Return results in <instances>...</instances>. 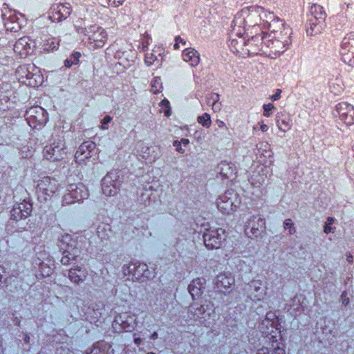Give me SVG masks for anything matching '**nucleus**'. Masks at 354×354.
<instances>
[{
	"mask_svg": "<svg viewBox=\"0 0 354 354\" xmlns=\"http://www.w3.org/2000/svg\"><path fill=\"white\" fill-rule=\"evenodd\" d=\"M274 19V13L259 6L245 7L238 12L232 22L233 35L246 34L250 31L262 32L268 21Z\"/></svg>",
	"mask_w": 354,
	"mask_h": 354,
	"instance_id": "f257e3e1",
	"label": "nucleus"
},
{
	"mask_svg": "<svg viewBox=\"0 0 354 354\" xmlns=\"http://www.w3.org/2000/svg\"><path fill=\"white\" fill-rule=\"evenodd\" d=\"M266 28L269 30L265 34L269 55L277 56L284 53L292 44V28L274 15V19L268 21Z\"/></svg>",
	"mask_w": 354,
	"mask_h": 354,
	"instance_id": "f03ea898",
	"label": "nucleus"
},
{
	"mask_svg": "<svg viewBox=\"0 0 354 354\" xmlns=\"http://www.w3.org/2000/svg\"><path fill=\"white\" fill-rule=\"evenodd\" d=\"M77 31L84 36V41L92 49L103 48L108 40L107 31L97 24L81 28Z\"/></svg>",
	"mask_w": 354,
	"mask_h": 354,
	"instance_id": "7ed1b4c3",
	"label": "nucleus"
},
{
	"mask_svg": "<svg viewBox=\"0 0 354 354\" xmlns=\"http://www.w3.org/2000/svg\"><path fill=\"white\" fill-rule=\"evenodd\" d=\"M188 317L190 319L208 326L214 322L215 309L211 301L198 306L197 304H192L188 310Z\"/></svg>",
	"mask_w": 354,
	"mask_h": 354,
	"instance_id": "20e7f679",
	"label": "nucleus"
},
{
	"mask_svg": "<svg viewBox=\"0 0 354 354\" xmlns=\"http://www.w3.org/2000/svg\"><path fill=\"white\" fill-rule=\"evenodd\" d=\"M248 37L245 40V49L246 57L256 55L259 54H268L269 49L266 44L265 33L263 31L254 32L250 31L249 35H246Z\"/></svg>",
	"mask_w": 354,
	"mask_h": 354,
	"instance_id": "39448f33",
	"label": "nucleus"
},
{
	"mask_svg": "<svg viewBox=\"0 0 354 354\" xmlns=\"http://www.w3.org/2000/svg\"><path fill=\"white\" fill-rule=\"evenodd\" d=\"M67 147L64 138L53 139L43 149L44 157L50 162H59L67 156Z\"/></svg>",
	"mask_w": 354,
	"mask_h": 354,
	"instance_id": "423d86ee",
	"label": "nucleus"
},
{
	"mask_svg": "<svg viewBox=\"0 0 354 354\" xmlns=\"http://www.w3.org/2000/svg\"><path fill=\"white\" fill-rule=\"evenodd\" d=\"M59 189L60 184L55 178L44 176L38 180L37 192L39 197H43L45 201L56 196Z\"/></svg>",
	"mask_w": 354,
	"mask_h": 354,
	"instance_id": "0eeeda50",
	"label": "nucleus"
},
{
	"mask_svg": "<svg viewBox=\"0 0 354 354\" xmlns=\"http://www.w3.org/2000/svg\"><path fill=\"white\" fill-rule=\"evenodd\" d=\"M240 203L237 194L232 189L227 190L216 200L218 209L221 212L226 214L235 212Z\"/></svg>",
	"mask_w": 354,
	"mask_h": 354,
	"instance_id": "6e6552de",
	"label": "nucleus"
},
{
	"mask_svg": "<svg viewBox=\"0 0 354 354\" xmlns=\"http://www.w3.org/2000/svg\"><path fill=\"white\" fill-rule=\"evenodd\" d=\"M25 117L32 129H41L48 121V113L40 106H33L28 109Z\"/></svg>",
	"mask_w": 354,
	"mask_h": 354,
	"instance_id": "1a4fd4ad",
	"label": "nucleus"
},
{
	"mask_svg": "<svg viewBox=\"0 0 354 354\" xmlns=\"http://www.w3.org/2000/svg\"><path fill=\"white\" fill-rule=\"evenodd\" d=\"M225 230L222 228L209 227L203 234L204 243L209 250L218 249L226 239Z\"/></svg>",
	"mask_w": 354,
	"mask_h": 354,
	"instance_id": "9d476101",
	"label": "nucleus"
},
{
	"mask_svg": "<svg viewBox=\"0 0 354 354\" xmlns=\"http://www.w3.org/2000/svg\"><path fill=\"white\" fill-rule=\"evenodd\" d=\"M339 53L342 61L347 65L354 66V32L348 33L342 40Z\"/></svg>",
	"mask_w": 354,
	"mask_h": 354,
	"instance_id": "9b49d317",
	"label": "nucleus"
},
{
	"mask_svg": "<svg viewBox=\"0 0 354 354\" xmlns=\"http://www.w3.org/2000/svg\"><path fill=\"white\" fill-rule=\"evenodd\" d=\"M245 233L250 238L260 236L266 230V221L260 215H254L245 223Z\"/></svg>",
	"mask_w": 354,
	"mask_h": 354,
	"instance_id": "f8f14e48",
	"label": "nucleus"
},
{
	"mask_svg": "<svg viewBox=\"0 0 354 354\" xmlns=\"http://www.w3.org/2000/svg\"><path fill=\"white\" fill-rule=\"evenodd\" d=\"M32 211V205L24 199L22 202H16L10 210V219L16 222L28 218Z\"/></svg>",
	"mask_w": 354,
	"mask_h": 354,
	"instance_id": "ddd939ff",
	"label": "nucleus"
},
{
	"mask_svg": "<svg viewBox=\"0 0 354 354\" xmlns=\"http://www.w3.org/2000/svg\"><path fill=\"white\" fill-rule=\"evenodd\" d=\"M333 115L346 125L354 124V106L346 102L337 104Z\"/></svg>",
	"mask_w": 354,
	"mask_h": 354,
	"instance_id": "4468645a",
	"label": "nucleus"
},
{
	"mask_svg": "<svg viewBox=\"0 0 354 354\" xmlns=\"http://www.w3.org/2000/svg\"><path fill=\"white\" fill-rule=\"evenodd\" d=\"M72 12V7L69 3H53L48 12V18L53 22H59L67 19Z\"/></svg>",
	"mask_w": 354,
	"mask_h": 354,
	"instance_id": "2eb2a0df",
	"label": "nucleus"
},
{
	"mask_svg": "<svg viewBox=\"0 0 354 354\" xmlns=\"http://www.w3.org/2000/svg\"><path fill=\"white\" fill-rule=\"evenodd\" d=\"M120 181L114 172L108 173L102 180V190L106 196H115L120 189Z\"/></svg>",
	"mask_w": 354,
	"mask_h": 354,
	"instance_id": "dca6fc26",
	"label": "nucleus"
},
{
	"mask_svg": "<svg viewBox=\"0 0 354 354\" xmlns=\"http://www.w3.org/2000/svg\"><path fill=\"white\" fill-rule=\"evenodd\" d=\"M36 47L35 41L29 37L19 38L14 45V51L21 58H25L31 55Z\"/></svg>",
	"mask_w": 354,
	"mask_h": 354,
	"instance_id": "f3484780",
	"label": "nucleus"
},
{
	"mask_svg": "<svg viewBox=\"0 0 354 354\" xmlns=\"http://www.w3.org/2000/svg\"><path fill=\"white\" fill-rule=\"evenodd\" d=\"M250 298L253 301H263L267 295V287L259 279H253L248 284Z\"/></svg>",
	"mask_w": 354,
	"mask_h": 354,
	"instance_id": "a211bd4d",
	"label": "nucleus"
},
{
	"mask_svg": "<svg viewBox=\"0 0 354 354\" xmlns=\"http://www.w3.org/2000/svg\"><path fill=\"white\" fill-rule=\"evenodd\" d=\"M245 34L239 35H233L232 28L230 30V39L229 40V47L230 50L237 55L243 57H246L245 49V38L243 37Z\"/></svg>",
	"mask_w": 354,
	"mask_h": 354,
	"instance_id": "6ab92c4d",
	"label": "nucleus"
},
{
	"mask_svg": "<svg viewBox=\"0 0 354 354\" xmlns=\"http://www.w3.org/2000/svg\"><path fill=\"white\" fill-rule=\"evenodd\" d=\"M68 194L64 196V200L67 201L68 198H72L73 201H81L88 196V189L82 183L71 184L68 188Z\"/></svg>",
	"mask_w": 354,
	"mask_h": 354,
	"instance_id": "aec40b11",
	"label": "nucleus"
},
{
	"mask_svg": "<svg viewBox=\"0 0 354 354\" xmlns=\"http://www.w3.org/2000/svg\"><path fill=\"white\" fill-rule=\"evenodd\" d=\"M136 152L143 159L153 162L157 160L160 156L152 146L147 145L143 141H138L136 145Z\"/></svg>",
	"mask_w": 354,
	"mask_h": 354,
	"instance_id": "412c9836",
	"label": "nucleus"
},
{
	"mask_svg": "<svg viewBox=\"0 0 354 354\" xmlns=\"http://www.w3.org/2000/svg\"><path fill=\"white\" fill-rule=\"evenodd\" d=\"M95 148V144L92 141H86L82 143L75 155L76 162L81 163L85 160L90 158L92 156V151Z\"/></svg>",
	"mask_w": 354,
	"mask_h": 354,
	"instance_id": "4be33fe9",
	"label": "nucleus"
},
{
	"mask_svg": "<svg viewBox=\"0 0 354 354\" xmlns=\"http://www.w3.org/2000/svg\"><path fill=\"white\" fill-rule=\"evenodd\" d=\"M205 279H194L188 286L189 292L194 300L198 299L204 292L205 288Z\"/></svg>",
	"mask_w": 354,
	"mask_h": 354,
	"instance_id": "5701e85b",
	"label": "nucleus"
},
{
	"mask_svg": "<svg viewBox=\"0 0 354 354\" xmlns=\"http://www.w3.org/2000/svg\"><path fill=\"white\" fill-rule=\"evenodd\" d=\"M182 57L183 60L192 67L197 66L201 61L198 51L191 47L187 48L183 51Z\"/></svg>",
	"mask_w": 354,
	"mask_h": 354,
	"instance_id": "b1692460",
	"label": "nucleus"
},
{
	"mask_svg": "<svg viewBox=\"0 0 354 354\" xmlns=\"http://www.w3.org/2000/svg\"><path fill=\"white\" fill-rule=\"evenodd\" d=\"M276 124L279 131L285 133L292 127L290 116L285 112H279L276 115Z\"/></svg>",
	"mask_w": 354,
	"mask_h": 354,
	"instance_id": "393cba45",
	"label": "nucleus"
},
{
	"mask_svg": "<svg viewBox=\"0 0 354 354\" xmlns=\"http://www.w3.org/2000/svg\"><path fill=\"white\" fill-rule=\"evenodd\" d=\"M220 175L223 178H232L235 177L236 169L234 165L227 161H222L218 165Z\"/></svg>",
	"mask_w": 354,
	"mask_h": 354,
	"instance_id": "a878e982",
	"label": "nucleus"
},
{
	"mask_svg": "<svg viewBox=\"0 0 354 354\" xmlns=\"http://www.w3.org/2000/svg\"><path fill=\"white\" fill-rule=\"evenodd\" d=\"M88 272L80 266L72 268L68 271V278L75 284H80L87 277Z\"/></svg>",
	"mask_w": 354,
	"mask_h": 354,
	"instance_id": "bb28decb",
	"label": "nucleus"
},
{
	"mask_svg": "<svg viewBox=\"0 0 354 354\" xmlns=\"http://www.w3.org/2000/svg\"><path fill=\"white\" fill-rule=\"evenodd\" d=\"M162 49L160 47L153 49L152 52L147 53L145 55V63L147 66L155 65L159 66L162 64V57L160 58L162 54Z\"/></svg>",
	"mask_w": 354,
	"mask_h": 354,
	"instance_id": "cd10ccee",
	"label": "nucleus"
},
{
	"mask_svg": "<svg viewBox=\"0 0 354 354\" xmlns=\"http://www.w3.org/2000/svg\"><path fill=\"white\" fill-rule=\"evenodd\" d=\"M262 325L266 326L268 332H274V330L281 332L279 326V318L274 313L269 312L262 322Z\"/></svg>",
	"mask_w": 354,
	"mask_h": 354,
	"instance_id": "c85d7f7f",
	"label": "nucleus"
},
{
	"mask_svg": "<svg viewBox=\"0 0 354 354\" xmlns=\"http://www.w3.org/2000/svg\"><path fill=\"white\" fill-rule=\"evenodd\" d=\"M324 23L317 19L310 18L306 25L307 35L314 36L322 32L324 28Z\"/></svg>",
	"mask_w": 354,
	"mask_h": 354,
	"instance_id": "c756f323",
	"label": "nucleus"
},
{
	"mask_svg": "<svg viewBox=\"0 0 354 354\" xmlns=\"http://www.w3.org/2000/svg\"><path fill=\"white\" fill-rule=\"evenodd\" d=\"M234 283V279L225 273H221L216 277V285L218 288L227 290Z\"/></svg>",
	"mask_w": 354,
	"mask_h": 354,
	"instance_id": "7c9ffc66",
	"label": "nucleus"
},
{
	"mask_svg": "<svg viewBox=\"0 0 354 354\" xmlns=\"http://www.w3.org/2000/svg\"><path fill=\"white\" fill-rule=\"evenodd\" d=\"M329 88L332 93L336 95H340L344 89L343 78L340 74L332 78L329 82Z\"/></svg>",
	"mask_w": 354,
	"mask_h": 354,
	"instance_id": "2f4dec72",
	"label": "nucleus"
},
{
	"mask_svg": "<svg viewBox=\"0 0 354 354\" xmlns=\"http://www.w3.org/2000/svg\"><path fill=\"white\" fill-rule=\"evenodd\" d=\"M4 26L8 31L13 32H18L21 29L18 18L15 14H11L8 18L4 19Z\"/></svg>",
	"mask_w": 354,
	"mask_h": 354,
	"instance_id": "473e14b6",
	"label": "nucleus"
},
{
	"mask_svg": "<svg viewBox=\"0 0 354 354\" xmlns=\"http://www.w3.org/2000/svg\"><path fill=\"white\" fill-rule=\"evenodd\" d=\"M310 12L312 16L310 17L311 19H317L320 22H324L326 14L322 6L317 3L312 5L310 9Z\"/></svg>",
	"mask_w": 354,
	"mask_h": 354,
	"instance_id": "72a5a7b5",
	"label": "nucleus"
},
{
	"mask_svg": "<svg viewBox=\"0 0 354 354\" xmlns=\"http://www.w3.org/2000/svg\"><path fill=\"white\" fill-rule=\"evenodd\" d=\"M59 39L57 37H50L44 40V50L46 51H54L57 50L59 46Z\"/></svg>",
	"mask_w": 354,
	"mask_h": 354,
	"instance_id": "f704fd0d",
	"label": "nucleus"
},
{
	"mask_svg": "<svg viewBox=\"0 0 354 354\" xmlns=\"http://www.w3.org/2000/svg\"><path fill=\"white\" fill-rule=\"evenodd\" d=\"M81 56L82 55L80 52L73 53L70 57L67 58L64 61V66L66 68H71L73 65H77Z\"/></svg>",
	"mask_w": 354,
	"mask_h": 354,
	"instance_id": "c9c22d12",
	"label": "nucleus"
},
{
	"mask_svg": "<svg viewBox=\"0 0 354 354\" xmlns=\"http://www.w3.org/2000/svg\"><path fill=\"white\" fill-rule=\"evenodd\" d=\"M197 122L203 127L209 128L212 124L211 116L209 113H205L197 118Z\"/></svg>",
	"mask_w": 354,
	"mask_h": 354,
	"instance_id": "e433bc0d",
	"label": "nucleus"
},
{
	"mask_svg": "<svg viewBox=\"0 0 354 354\" xmlns=\"http://www.w3.org/2000/svg\"><path fill=\"white\" fill-rule=\"evenodd\" d=\"M30 65H22L17 68V73L18 74L21 73V77H26L27 79L32 78V73L29 72V69L32 68Z\"/></svg>",
	"mask_w": 354,
	"mask_h": 354,
	"instance_id": "4c0bfd02",
	"label": "nucleus"
},
{
	"mask_svg": "<svg viewBox=\"0 0 354 354\" xmlns=\"http://www.w3.org/2000/svg\"><path fill=\"white\" fill-rule=\"evenodd\" d=\"M162 88L161 78L160 77H155L151 82V92L157 94L161 92Z\"/></svg>",
	"mask_w": 354,
	"mask_h": 354,
	"instance_id": "58836bf2",
	"label": "nucleus"
},
{
	"mask_svg": "<svg viewBox=\"0 0 354 354\" xmlns=\"http://www.w3.org/2000/svg\"><path fill=\"white\" fill-rule=\"evenodd\" d=\"M263 116L269 118L272 115L273 111L275 110V107L272 103L264 104L263 105Z\"/></svg>",
	"mask_w": 354,
	"mask_h": 354,
	"instance_id": "ea45409f",
	"label": "nucleus"
},
{
	"mask_svg": "<svg viewBox=\"0 0 354 354\" xmlns=\"http://www.w3.org/2000/svg\"><path fill=\"white\" fill-rule=\"evenodd\" d=\"M160 106L162 107V111L164 112L165 116L169 117L171 115V111L169 100L167 99L162 100L160 102Z\"/></svg>",
	"mask_w": 354,
	"mask_h": 354,
	"instance_id": "a19ab883",
	"label": "nucleus"
},
{
	"mask_svg": "<svg viewBox=\"0 0 354 354\" xmlns=\"http://www.w3.org/2000/svg\"><path fill=\"white\" fill-rule=\"evenodd\" d=\"M284 229L289 230L290 234H294L296 232L295 227L294 226V223H292L290 218H287L283 222Z\"/></svg>",
	"mask_w": 354,
	"mask_h": 354,
	"instance_id": "79ce46f5",
	"label": "nucleus"
},
{
	"mask_svg": "<svg viewBox=\"0 0 354 354\" xmlns=\"http://www.w3.org/2000/svg\"><path fill=\"white\" fill-rule=\"evenodd\" d=\"M210 100H212V109L214 111L219 110L220 106L216 105V102L219 100V95L217 93L211 94L210 97L208 99V102H207L208 104H210Z\"/></svg>",
	"mask_w": 354,
	"mask_h": 354,
	"instance_id": "37998d69",
	"label": "nucleus"
},
{
	"mask_svg": "<svg viewBox=\"0 0 354 354\" xmlns=\"http://www.w3.org/2000/svg\"><path fill=\"white\" fill-rule=\"evenodd\" d=\"M71 256V254L68 251L65 250L64 252V255H63V257L61 259V263L63 265H68V264H69L71 260L73 258Z\"/></svg>",
	"mask_w": 354,
	"mask_h": 354,
	"instance_id": "c03bdc74",
	"label": "nucleus"
},
{
	"mask_svg": "<svg viewBox=\"0 0 354 354\" xmlns=\"http://www.w3.org/2000/svg\"><path fill=\"white\" fill-rule=\"evenodd\" d=\"M113 118L110 115H106L101 121L100 128L102 130H106L108 129L106 124L112 121Z\"/></svg>",
	"mask_w": 354,
	"mask_h": 354,
	"instance_id": "a18cd8bd",
	"label": "nucleus"
},
{
	"mask_svg": "<svg viewBox=\"0 0 354 354\" xmlns=\"http://www.w3.org/2000/svg\"><path fill=\"white\" fill-rule=\"evenodd\" d=\"M341 299H342V303L344 306H347L349 302H350V299L349 298L347 297V292L346 291H344L342 293V295H341Z\"/></svg>",
	"mask_w": 354,
	"mask_h": 354,
	"instance_id": "49530a36",
	"label": "nucleus"
},
{
	"mask_svg": "<svg viewBox=\"0 0 354 354\" xmlns=\"http://www.w3.org/2000/svg\"><path fill=\"white\" fill-rule=\"evenodd\" d=\"M173 145L176 148V151L180 153H185V150L181 147V142L178 140H175Z\"/></svg>",
	"mask_w": 354,
	"mask_h": 354,
	"instance_id": "de8ad7c7",
	"label": "nucleus"
},
{
	"mask_svg": "<svg viewBox=\"0 0 354 354\" xmlns=\"http://www.w3.org/2000/svg\"><path fill=\"white\" fill-rule=\"evenodd\" d=\"M282 91L279 88H277L275 91V93L270 96V99L272 101L278 100L281 97Z\"/></svg>",
	"mask_w": 354,
	"mask_h": 354,
	"instance_id": "09e8293b",
	"label": "nucleus"
},
{
	"mask_svg": "<svg viewBox=\"0 0 354 354\" xmlns=\"http://www.w3.org/2000/svg\"><path fill=\"white\" fill-rule=\"evenodd\" d=\"M335 227H332L331 225H324V232L326 234L330 233H334Z\"/></svg>",
	"mask_w": 354,
	"mask_h": 354,
	"instance_id": "8fccbe9b",
	"label": "nucleus"
},
{
	"mask_svg": "<svg viewBox=\"0 0 354 354\" xmlns=\"http://www.w3.org/2000/svg\"><path fill=\"white\" fill-rule=\"evenodd\" d=\"M258 124L259 125V129L262 132L265 133L268 131V129H269L268 126L267 124H264L263 121L259 122Z\"/></svg>",
	"mask_w": 354,
	"mask_h": 354,
	"instance_id": "3c124183",
	"label": "nucleus"
},
{
	"mask_svg": "<svg viewBox=\"0 0 354 354\" xmlns=\"http://www.w3.org/2000/svg\"><path fill=\"white\" fill-rule=\"evenodd\" d=\"M270 354H286L285 350L279 346L275 348L274 351Z\"/></svg>",
	"mask_w": 354,
	"mask_h": 354,
	"instance_id": "603ef678",
	"label": "nucleus"
},
{
	"mask_svg": "<svg viewBox=\"0 0 354 354\" xmlns=\"http://www.w3.org/2000/svg\"><path fill=\"white\" fill-rule=\"evenodd\" d=\"M109 1H113V5L114 7H119L123 4L125 0H109Z\"/></svg>",
	"mask_w": 354,
	"mask_h": 354,
	"instance_id": "864d4df0",
	"label": "nucleus"
},
{
	"mask_svg": "<svg viewBox=\"0 0 354 354\" xmlns=\"http://www.w3.org/2000/svg\"><path fill=\"white\" fill-rule=\"evenodd\" d=\"M216 123L217 126L219 128H225V129H227L225 123L223 121H222L221 120H217L216 121Z\"/></svg>",
	"mask_w": 354,
	"mask_h": 354,
	"instance_id": "5fc2aeb1",
	"label": "nucleus"
},
{
	"mask_svg": "<svg viewBox=\"0 0 354 354\" xmlns=\"http://www.w3.org/2000/svg\"><path fill=\"white\" fill-rule=\"evenodd\" d=\"M175 41H176L178 44L181 43L183 45L186 44V41L184 39L181 38L180 36L176 37Z\"/></svg>",
	"mask_w": 354,
	"mask_h": 354,
	"instance_id": "6e6d98bb",
	"label": "nucleus"
},
{
	"mask_svg": "<svg viewBox=\"0 0 354 354\" xmlns=\"http://www.w3.org/2000/svg\"><path fill=\"white\" fill-rule=\"evenodd\" d=\"M335 222V218L333 217H328L327 219H326V221L325 223L326 225H331L334 223Z\"/></svg>",
	"mask_w": 354,
	"mask_h": 354,
	"instance_id": "4d7b16f0",
	"label": "nucleus"
},
{
	"mask_svg": "<svg viewBox=\"0 0 354 354\" xmlns=\"http://www.w3.org/2000/svg\"><path fill=\"white\" fill-rule=\"evenodd\" d=\"M257 354H270V352L267 348H263L259 350Z\"/></svg>",
	"mask_w": 354,
	"mask_h": 354,
	"instance_id": "13d9d810",
	"label": "nucleus"
},
{
	"mask_svg": "<svg viewBox=\"0 0 354 354\" xmlns=\"http://www.w3.org/2000/svg\"><path fill=\"white\" fill-rule=\"evenodd\" d=\"M5 272V269L2 266H0V286L2 283L3 273Z\"/></svg>",
	"mask_w": 354,
	"mask_h": 354,
	"instance_id": "bf43d9fd",
	"label": "nucleus"
},
{
	"mask_svg": "<svg viewBox=\"0 0 354 354\" xmlns=\"http://www.w3.org/2000/svg\"><path fill=\"white\" fill-rule=\"evenodd\" d=\"M180 142H181V145H183L184 146H186L189 143V140L187 138H182Z\"/></svg>",
	"mask_w": 354,
	"mask_h": 354,
	"instance_id": "052dcab7",
	"label": "nucleus"
},
{
	"mask_svg": "<svg viewBox=\"0 0 354 354\" xmlns=\"http://www.w3.org/2000/svg\"><path fill=\"white\" fill-rule=\"evenodd\" d=\"M149 40H151V39L150 37L149 38H147L146 39V41H145V44H143V46H142V48H143V50H145V48L147 47V46L149 45ZM143 44H145V41H143Z\"/></svg>",
	"mask_w": 354,
	"mask_h": 354,
	"instance_id": "680f3d73",
	"label": "nucleus"
},
{
	"mask_svg": "<svg viewBox=\"0 0 354 354\" xmlns=\"http://www.w3.org/2000/svg\"><path fill=\"white\" fill-rule=\"evenodd\" d=\"M346 257H347V261L349 263H352L353 262V256L350 253H348L346 254Z\"/></svg>",
	"mask_w": 354,
	"mask_h": 354,
	"instance_id": "e2e57ef3",
	"label": "nucleus"
},
{
	"mask_svg": "<svg viewBox=\"0 0 354 354\" xmlns=\"http://www.w3.org/2000/svg\"><path fill=\"white\" fill-rule=\"evenodd\" d=\"M141 342V339L140 338H135V343L136 345H140Z\"/></svg>",
	"mask_w": 354,
	"mask_h": 354,
	"instance_id": "0e129e2a",
	"label": "nucleus"
},
{
	"mask_svg": "<svg viewBox=\"0 0 354 354\" xmlns=\"http://www.w3.org/2000/svg\"><path fill=\"white\" fill-rule=\"evenodd\" d=\"M174 49H178L179 48V44L176 41L175 44H174Z\"/></svg>",
	"mask_w": 354,
	"mask_h": 354,
	"instance_id": "69168bd1",
	"label": "nucleus"
},
{
	"mask_svg": "<svg viewBox=\"0 0 354 354\" xmlns=\"http://www.w3.org/2000/svg\"><path fill=\"white\" fill-rule=\"evenodd\" d=\"M157 337V333H153L151 336V339H156Z\"/></svg>",
	"mask_w": 354,
	"mask_h": 354,
	"instance_id": "338daca9",
	"label": "nucleus"
},
{
	"mask_svg": "<svg viewBox=\"0 0 354 354\" xmlns=\"http://www.w3.org/2000/svg\"><path fill=\"white\" fill-rule=\"evenodd\" d=\"M64 238L66 239H68L71 238V236L69 235H66V236H64Z\"/></svg>",
	"mask_w": 354,
	"mask_h": 354,
	"instance_id": "774afa93",
	"label": "nucleus"
}]
</instances>
